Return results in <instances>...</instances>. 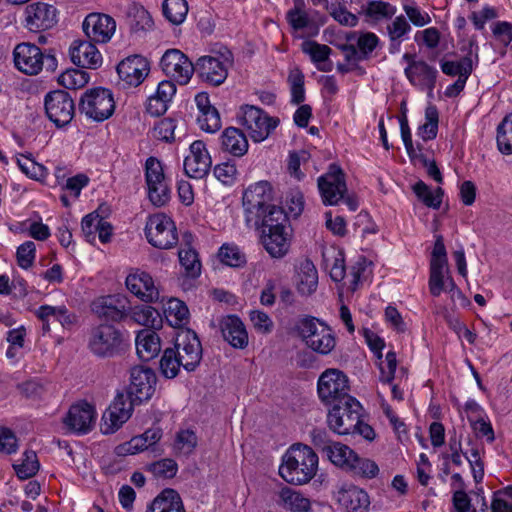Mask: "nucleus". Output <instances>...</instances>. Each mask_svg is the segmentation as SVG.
<instances>
[{
  "label": "nucleus",
  "instance_id": "1",
  "mask_svg": "<svg viewBox=\"0 0 512 512\" xmlns=\"http://www.w3.org/2000/svg\"><path fill=\"white\" fill-rule=\"evenodd\" d=\"M318 461V455L311 447L296 443L283 455L279 474L287 483L303 485L316 475Z\"/></svg>",
  "mask_w": 512,
  "mask_h": 512
},
{
  "label": "nucleus",
  "instance_id": "2",
  "mask_svg": "<svg viewBox=\"0 0 512 512\" xmlns=\"http://www.w3.org/2000/svg\"><path fill=\"white\" fill-rule=\"evenodd\" d=\"M261 242L273 258H282L290 247L289 219L282 208H272L267 219H263Z\"/></svg>",
  "mask_w": 512,
  "mask_h": 512
},
{
  "label": "nucleus",
  "instance_id": "3",
  "mask_svg": "<svg viewBox=\"0 0 512 512\" xmlns=\"http://www.w3.org/2000/svg\"><path fill=\"white\" fill-rule=\"evenodd\" d=\"M273 193L271 183L265 180L251 184L244 191V217L249 228L259 229L263 219H267L272 208H280L272 204Z\"/></svg>",
  "mask_w": 512,
  "mask_h": 512
},
{
  "label": "nucleus",
  "instance_id": "4",
  "mask_svg": "<svg viewBox=\"0 0 512 512\" xmlns=\"http://www.w3.org/2000/svg\"><path fill=\"white\" fill-rule=\"evenodd\" d=\"M293 331L309 349L320 355L330 354L336 346L332 329L315 317L304 316L297 319Z\"/></svg>",
  "mask_w": 512,
  "mask_h": 512
},
{
  "label": "nucleus",
  "instance_id": "5",
  "mask_svg": "<svg viewBox=\"0 0 512 512\" xmlns=\"http://www.w3.org/2000/svg\"><path fill=\"white\" fill-rule=\"evenodd\" d=\"M232 52L223 45H216L210 55L200 57L195 64V71L200 78L213 86L221 85L228 76V70L233 65Z\"/></svg>",
  "mask_w": 512,
  "mask_h": 512
},
{
  "label": "nucleus",
  "instance_id": "6",
  "mask_svg": "<svg viewBox=\"0 0 512 512\" xmlns=\"http://www.w3.org/2000/svg\"><path fill=\"white\" fill-rule=\"evenodd\" d=\"M13 57L15 67L26 75H37L44 66L53 71L57 66L54 55L44 54L38 46L29 42L16 45Z\"/></svg>",
  "mask_w": 512,
  "mask_h": 512
},
{
  "label": "nucleus",
  "instance_id": "7",
  "mask_svg": "<svg viewBox=\"0 0 512 512\" xmlns=\"http://www.w3.org/2000/svg\"><path fill=\"white\" fill-rule=\"evenodd\" d=\"M332 409L327 416L329 428L336 434H355V427L361 417V404L354 397H346V401L331 404Z\"/></svg>",
  "mask_w": 512,
  "mask_h": 512
},
{
  "label": "nucleus",
  "instance_id": "8",
  "mask_svg": "<svg viewBox=\"0 0 512 512\" xmlns=\"http://www.w3.org/2000/svg\"><path fill=\"white\" fill-rule=\"evenodd\" d=\"M79 110L87 118L96 122L108 119L115 110L112 91L102 87L85 91L79 101Z\"/></svg>",
  "mask_w": 512,
  "mask_h": 512
},
{
  "label": "nucleus",
  "instance_id": "9",
  "mask_svg": "<svg viewBox=\"0 0 512 512\" xmlns=\"http://www.w3.org/2000/svg\"><path fill=\"white\" fill-rule=\"evenodd\" d=\"M145 182L148 198L155 207H162L170 201L169 181L164 174L161 161L156 157L151 156L145 162Z\"/></svg>",
  "mask_w": 512,
  "mask_h": 512
},
{
  "label": "nucleus",
  "instance_id": "10",
  "mask_svg": "<svg viewBox=\"0 0 512 512\" xmlns=\"http://www.w3.org/2000/svg\"><path fill=\"white\" fill-rule=\"evenodd\" d=\"M349 390L348 377L339 369H326L317 382L318 396L325 405L346 401L352 397Z\"/></svg>",
  "mask_w": 512,
  "mask_h": 512
},
{
  "label": "nucleus",
  "instance_id": "11",
  "mask_svg": "<svg viewBox=\"0 0 512 512\" xmlns=\"http://www.w3.org/2000/svg\"><path fill=\"white\" fill-rule=\"evenodd\" d=\"M240 123L248 131L254 142H262L278 126L279 119L269 116L261 108L253 105L241 107Z\"/></svg>",
  "mask_w": 512,
  "mask_h": 512
},
{
  "label": "nucleus",
  "instance_id": "12",
  "mask_svg": "<svg viewBox=\"0 0 512 512\" xmlns=\"http://www.w3.org/2000/svg\"><path fill=\"white\" fill-rule=\"evenodd\" d=\"M147 241L159 249H170L178 242L175 223L165 214L157 213L148 217L145 226Z\"/></svg>",
  "mask_w": 512,
  "mask_h": 512
},
{
  "label": "nucleus",
  "instance_id": "13",
  "mask_svg": "<svg viewBox=\"0 0 512 512\" xmlns=\"http://www.w3.org/2000/svg\"><path fill=\"white\" fill-rule=\"evenodd\" d=\"M174 352L187 372L194 371L202 360L203 349L197 334L191 329H181L175 338Z\"/></svg>",
  "mask_w": 512,
  "mask_h": 512
},
{
  "label": "nucleus",
  "instance_id": "14",
  "mask_svg": "<svg viewBox=\"0 0 512 512\" xmlns=\"http://www.w3.org/2000/svg\"><path fill=\"white\" fill-rule=\"evenodd\" d=\"M47 117L57 128L68 125L75 114V104L70 94L64 90L49 92L44 99Z\"/></svg>",
  "mask_w": 512,
  "mask_h": 512
},
{
  "label": "nucleus",
  "instance_id": "15",
  "mask_svg": "<svg viewBox=\"0 0 512 512\" xmlns=\"http://www.w3.org/2000/svg\"><path fill=\"white\" fill-rule=\"evenodd\" d=\"M122 343V333L113 325L100 324L91 330L89 349L100 357L113 356Z\"/></svg>",
  "mask_w": 512,
  "mask_h": 512
},
{
  "label": "nucleus",
  "instance_id": "16",
  "mask_svg": "<svg viewBox=\"0 0 512 512\" xmlns=\"http://www.w3.org/2000/svg\"><path fill=\"white\" fill-rule=\"evenodd\" d=\"M135 404L125 392L117 393L102 416V433L112 434L122 427L131 417Z\"/></svg>",
  "mask_w": 512,
  "mask_h": 512
},
{
  "label": "nucleus",
  "instance_id": "17",
  "mask_svg": "<svg viewBox=\"0 0 512 512\" xmlns=\"http://www.w3.org/2000/svg\"><path fill=\"white\" fill-rule=\"evenodd\" d=\"M318 188L325 205H337L347 191L342 169L331 164L327 173L318 178Z\"/></svg>",
  "mask_w": 512,
  "mask_h": 512
},
{
  "label": "nucleus",
  "instance_id": "18",
  "mask_svg": "<svg viewBox=\"0 0 512 512\" xmlns=\"http://www.w3.org/2000/svg\"><path fill=\"white\" fill-rule=\"evenodd\" d=\"M156 375L148 367L136 366L130 371V384L128 391L130 399L135 403L149 400L155 392Z\"/></svg>",
  "mask_w": 512,
  "mask_h": 512
},
{
  "label": "nucleus",
  "instance_id": "19",
  "mask_svg": "<svg viewBox=\"0 0 512 512\" xmlns=\"http://www.w3.org/2000/svg\"><path fill=\"white\" fill-rule=\"evenodd\" d=\"M160 66L163 72L181 85L189 82L195 71V66L180 50H167L161 58Z\"/></svg>",
  "mask_w": 512,
  "mask_h": 512
},
{
  "label": "nucleus",
  "instance_id": "20",
  "mask_svg": "<svg viewBox=\"0 0 512 512\" xmlns=\"http://www.w3.org/2000/svg\"><path fill=\"white\" fill-rule=\"evenodd\" d=\"M212 165L211 156L206 144L196 140L189 147V154L184 159V171L186 175L194 179H202L208 175Z\"/></svg>",
  "mask_w": 512,
  "mask_h": 512
},
{
  "label": "nucleus",
  "instance_id": "21",
  "mask_svg": "<svg viewBox=\"0 0 512 512\" xmlns=\"http://www.w3.org/2000/svg\"><path fill=\"white\" fill-rule=\"evenodd\" d=\"M83 31L87 38L99 44L107 43L116 30L115 20L101 13H91L83 21Z\"/></svg>",
  "mask_w": 512,
  "mask_h": 512
},
{
  "label": "nucleus",
  "instance_id": "22",
  "mask_svg": "<svg viewBox=\"0 0 512 512\" xmlns=\"http://www.w3.org/2000/svg\"><path fill=\"white\" fill-rule=\"evenodd\" d=\"M57 23V10L53 5L36 2L25 9V26L32 32L44 31Z\"/></svg>",
  "mask_w": 512,
  "mask_h": 512
},
{
  "label": "nucleus",
  "instance_id": "23",
  "mask_svg": "<svg viewBox=\"0 0 512 512\" xmlns=\"http://www.w3.org/2000/svg\"><path fill=\"white\" fill-rule=\"evenodd\" d=\"M91 308L98 317L116 322L126 318L130 309L127 298L119 294L98 298Z\"/></svg>",
  "mask_w": 512,
  "mask_h": 512
},
{
  "label": "nucleus",
  "instance_id": "24",
  "mask_svg": "<svg viewBox=\"0 0 512 512\" xmlns=\"http://www.w3.org/2000/svg\"><path fill=\"white\" fill-rule=\"evenodd\" d=\"M125 284L127 289L143 302L151 303L159 299V290L147 272L138 269L130 272Z\"/></svg>",
  "mask_w": 512,
  "mask_h": 512
},
{
  "label": "nucleus",
  "instance_id": "25",
  "mask_svg": "<svg viewBox=\"0 0 512 512\" xmlns=\"http://www.w3.org/2000/svg\"><path fill=\"white\" fill-rule=\"evenodd\" d=\"M69 53L71 61L78 67L97 69L102 64L101 53L89 39L73 41Z\"/></svg>",
  "mask_w": 512,
  "mask_h": 512
},
{
  "label": "nucleus",
  "instance_id": "26",
  "mask_svg": "<svg viewBox=\"0 0 512 512\" xmlns=\"http://www.w3.org/2000/svg\"><path fill=\"white\" fill-rule=\"evenodd\" d=\"M119 77L130 86L140 85L149 73V63L140 55H132L117 65Z\"/></svg>",
  "mask_w": 512,
  "mask_h": 512
},
{
  "label": "nucleus",
  "instance_id": "27",
  "mask_svg": "<svg viewBox=\"0 0 512 512\" xmlns=\"http://www.w3.org/2000/svg\"><path fill=\"white\" fill-rule=\"evenodd\" d=\"M96 414L93 406L84 402L72 405L64 420L67 427L77 434H86L93 427Z\"/></svg>",
  "mask_w": 512,
  "mask_h": 512
},
{
  "label": "nucleus",
  "instance_id": "28",
  "mask_svg": "<svg viewBox=\"0 0 512 512\" xmlns=\"http://www.w3.org/2000/svg\"><path fill=\"white\" fill-rule=\"evenodd\" d=\"M338 503L346 512H368L370 500L368 494L353 484H344L337 492Z\"/></svg>",
  "mask_w": 512,
  "mask_h": 512
},
{
  "label": "nucleus",
  "instance_id": "29",
  "mask_svg": "<svg viewBox=\"0 0 512 512\" xmlns=\"http://www.w3.org/2000/svg\"><path fill=\"white\" fill-rule=\"evenodd\" d=\"M404 72L412 85L429 92L434 90L438 71L425 61L420 60L419 63L408 65Z\"/></svg>",
  "mask_w": 512,
  "mask_h": 512
},
{
  "label": "nucleus",
  "instance_id": "30",
  "mask_svg": "<svg viewBox=\"0 0 512 512\" xmlns=\"http://www.w3.org/2000/svg\"><path fill=\"white\" fill-rule=\"evenodd\" d=\"M223 338L234 348L243 349L248 345V334L243 322L235 315H228L220 320Z\"/></svg>",
  "mask_w": 512,
  "mask_h": 512
},
{
  "label": "nucleus",
  "instance_id": "31",
  "mask_svg": "<svg viewBox=\"0 0 512 512\" xmlns=\"http://www.w3.org/2000/svg\"><path fill=\"white\" fill-rule=\"evenodd\" d=\"M81 228L86 241L91 244L95 242L96 236L102 243L110 241L112 226L96 212L90 213L82 219Z\"/></svg>",
  "mask_w": 512,
  "mask_h": 512
},
{
  "label": "nucleus",
  "instance_id": "32",
  "mask_svg": "<svg viewBox=\"0 0 512 512\" xmlns=\"http://www.w3.org/2000/svg\"><path fill=\"white\" fill-rule=\"evenodd\" d=\"M478 45L474 40L469 41V50L467 54L459 61H441V70L448 76L463 77L464 68L467 70L466 77H469L473 71L474 63H478Z\"/></svg>",
  "mask_w": 512,
  "mask_h": 512
},
{
  "label": "nucleus",
  "instance_id": "33",
  "mask_svg": "<svg viewBox=\"0 0 512 512\" xmlns=\"http://www.w3.org/2000/svg\"><path fill=\"white\" fill-rule=\"evenodd\" d=\"M221 150L234 157H242L248 152L249 144L244 132L236 127L226 128L220 137Z\"/></svg>",
  "mask_w": 512,
  "mask_h": 512
},
{
  "label": "nucleus",
  "instance_id": "34",
  "mask_svg": "<svg viewBox=\"0 0 512 512\" xmlns=\"http://www.w3.org/2000/svg\"><path fill=\"white\" fill-rule=\"evenodd\" d=\"M136 351L142 361L154 359L161 351V341L158 334L151 329H142L136 339Z\"/></svg>",
  "mask_w": 512,
  "mask_h": 512
},
{
  "label": "nucleus",
  "instance_id": "35",
  "mask_svg": "<svg viewBox=\"0 0 512 512\" xmlns=\"http://www.w3.org/2000/svg\"><path fill=\"white\" fill-rule=\"evenodd\" d=\"M146 512H186V510L179 493L167 488L154 498Z\"/></svg>",
  "mask_w": 512,
  "mask_h": 512
},
{
  "label": "nucleus",
  "instance_id": "36",
  "mask_svg": "<svg viewBox=\"0 0 512 512\" xmlns=\"http://www.w3.org/2000/svg\"><path fill=\"white\" fill-rule=\"evenodd\" d=\"M411 31L409 22L403 15L397 16L386 26V33L389 38V53L396 54L400 51L402 42L407 39Z\"/></svg>",
  "mask_w": 512,
  "mask_h": 512
},
{
  "label": "nucleus",
  "instance_id": "37",
  "mask_svg": "<svg viewBox=\"0 0 512 512\" xmlns=\"http://www.w3.org/2000/svg\"><path fill=\"white\" fill-rule=\"evenodd\" d=\"M362 13L368 22L377 24L392 19L397 13V7L382 0H371L362 7Z\"/></svg>",
  "mask_w": 512,
  "mask_h": 512
},
{
  "label": "nucleus",
  "instance_id": "38",
  "mask_svg": "<svg viewBox=\"0 0 512 512\" xmlns=\"http://www.w3.org/2000/svg\"><path fill=\"white\" fill-rule=\"evenodd\" d=\"M317 14L318 13L316 11L308 12L307 10H288L286 19L294 30H306L309 35L314 36L319 32V25L314 18Z\"/></svg>",
  "mask_w": 512,
  "mask_h": 512
},
{
  "label": "nucleus",
  "instance_id": "39",
  "mask_svg": "<svg viewBox=\"0 0 512 512\" xmlns=\"http://www.w3.org/2000/svg\"><path fill=\"white\" fill-rule=\"evenodd\" d=\"M318 285V272L312 261L306 259L300 266L297 277V290L302 295L312 294Z\"/></svg>",
  "mask_w": 512,
  "mask_h": 512
},
{
  "label": "nucleus",
  "instance_id": "40",
  "mask_svg": "<svg viewBox=\"0 0 512 512\" xmlns=\"http://www.w3.org/2000/svg\"><path fill=\"white\" fill-rule=\"evenodd\" d=\"M279 504L291 512H308L310 510V500L290 487H284L279 492Z\"/></svg>",
  "mask_w": 512,
  "mask_h": 512
},
{
  "label": "nucleus",
  "instance_id": "41",
  "mask_svg": "<svg viewBox=\"0 0 512 512\" xmlns=\"http://www.w3.org/2000/svg\"><path fill=\"white\" fill-rule=\"evenodd\" d=\"M356 456L357 453L353 449L341 442H334L328 449L326 455L333 465L346 472H348L353 462H355Z\"/></svg>",
  "mask_w": 512,
  "mask_h": 512
},
{
  "label": "nucleus",
  "instance_id": "42",
  "mask_svg": "<svg viewBox=\"0 0 512 512\" xmlns=\"http://www.w3.org/2000/svg\"><path fill=\"white\" fill-rule=\"evenodd\" d=\"M184 238H191V235L185 234ZM178 256L180 264L184 268L187 276L196 278L200 275L201 262L197 252L190 246L188 240H186V243L179 249Z\"/></svg>",
  "mask_w": 512,
  "mask_h": 512
},
{
  "label": "nucleus",
  "instance_id": "43",
  "mask_svg": "<svg viewBox=\"0 0 512 512\" xmlns=\"http://www.w3.org/2000/svg\"><path fill=\"white\" fill-rule=\"evenodd\" d=\"M198 445V437L191 429H182L176 432L172 444V450L175 456H190Z\"/></svg>",
  "mask_w": 512,
  "mask_h": 512
},
{
  "label": "nucleus",
  "instance_id": "44",
  "mask_svg": "<svg viewBox=\"0 0 512 512\" xmlns=\"http://www.w3.org/2000/svg\"><path fill=\"white\" fill-rule=\"evenodd\" d=\"M324 266L329 270L330 277L335 282H340L345 277V263L341 252L334 249L323 252Z\"/></svg>",
  "mask_w": 512,
  "mask_h": 512
},
{
  "label": "nucleus",
  "instance_id": "45",
  "mask_svg": "<svg viewBox=\"0 0 512 512\" xmlns=\"http://www.w3.org/2000/svg\"><path fill=\"white\" fill-rule=\"evenodd\" d=\"M439 115L435 106L429 105L425 110V122L418 127L417 135L423 141L433 140L438 132Z\"/></svg>",
  "mask_w": 512,
  "mask_h": 512
},
{
  "label": "nucleus",
  "instance_id": "46",
  "mask_svg": "<svg viewBox=\"0 0 512 512\" xmlns=\"http://www.w3.org/2000/svg\"><path fill=\"white\" fill-rule=\"evenodd\" d=\"M163 14L174 25H179L186 19L188 3L186 0H164Z\"/></svg>",
  "mask_w": 512,
  "mask_h": 512
},
{
  "label": "nucleus",
  "instance_id": "47",
  "mask_svg": "<svg viewBox=\"0 0 512 512\" xmlns=\"http://www.w3.org/2000/svg\"><path fill=\"white\" fill-rule=\"evenodd\" d=\"M16 475L21 480H26L33 477L39 470L40 464L37 455L32 450H27L23 453L20 463L13 464Z\"/></svg>",
  "mask_w": 512,
  "mask_h": 512
},
{
  "label": "nucleus",
  "instance_id": "48",
  "mask_svg": "<svg viewBox=\"0 0 512 512\" xmlns=\"http://www.w3.org/2000/svg\"><path fill=\"white\" fill-rule=\"evenodd\" d=\"M497 146L501 153L512 154V113L505 116L497 127Z\"/></svg>",
  "mask_w": 512,
  "mask_h": 512
},
{
  "label": "nucleus",
  "instance_id": "49",
  "mask_svg": "<svg viewBox=\"0 0 512 512\" xmlns=\"http://www.w3.org/2000/svg\"><path fill=\"white\" fill-rule=\"evenodd\" d=\"M218 257L222 263L230 267H242L246 264L245 254L235 244H223L219 249Z\"/></svg>",
  "mask_w": 512,
  "mask_h": 512
},
{
  "label": "nucleus",
  "instance_id": "50",
  "mask_svg": "<svg viewBox=\"0 0 512 512\" xmlns=\"http://www.w3.org/2000/svg\"><path fill=\"white\" fill-rule=\"evenodd\" d=\"M413 191L427 207L438 209L442 203L443 191L437 188L433 193L430 188L423 182L418 181L413 186Z\"/></svg>",
  "mask_w": 512,
  "mask_h": 512
},
{
  "label": "nucleus",
  "instance_id": "51",
  "mask_svg": "<svg viewBox=\"0 0 512 512\" xmlns=\"http://www.w3.org/2000/svg\"><path fill=\"white\" fill-rule=\"evenodd\" d=\"M449 275L447 265L430 264L429 291L438 297L445 290L446 277Z\"/></svg>",
  "mask_w": 512,
  "mask_h": 512
},
{
  "label": "nucleus",
  "instance_id": "52",
  "mask_svg": "<svg viewBox=\"0 0 512 512\" xmlns=\"http://www.w3.org/2000/svg\"><path fill=\"white\" fill-rule=\"evenodd\" d=\"M348 473L365 479H373L379 474V467L375 461L360 457L358 454Z\"/></svg>",
  "mask_w": 512,
  "mask_h": 512
},
{
  "label": "nucleus",
  "instance_id": "53",
  "mask_svg": "<svg viewBox=\"0 0 512 512\" xmlns=\"http://www.w3.org/2000/svg\"><path fill=\"white\" fill-rule=\"evenodd\" d=\"M182 367V361L173 348H166L160 360V371L169 379L176 377Z\"/></svg>",
  "mask_w": 512,
  "mask_h": 512
},
{
  "label": "nucleus",
  "instance_id": "54",
  "mask_svg": "<svg viewBox=\"0 0 512 512\" xmlns=\"http://www.w3.org/2000/svg\"><path fill=\"white\" fill-rule=\"evenodd\" d=\"M288 83L290 85L291 102L300 104L305 100L304 74L299 68L289 71Z\"/></svg>",
  "mask_w": 512,
  "mask_h": 512
},
{
  "label": "nucleus",
  "instance_id": "55",
  "mask_svg": "<svg viewBox=\"0 0 512 512\" xmlns=\"http://www.w3.org/2000/svg\"><path fill=\"white\" fill-rule=\"evenodd\" d=\"M138 436L142 438L144 448L153 454V456L157 457L164 454V449L159 444V441L163 436V431L160 427L149 428Z\"/></svg>",
  "mask_w": 512,
  "mask_h": 512
},
{
  "label": "nucleus",
  "instance_id": "56",
  "mask_svg": "<svg viewBox=\"0 0 512 512\" xmlns=\"http://www.w3.org/2000/svg\"><path fill=\"white\" fill-rule=\"evenodd\" d=\"M146 469L157 478H172L178 471V465L173 459L164 458L148 464Z\"/></svg>",
  "mask_w": 512,
  "mask_h": 512
},
{
  "label": "nucleus",
  "instance_id": "57",
  "mask_svg": "<svg viewBox=\"0 0 512 512\" xmlns=\"http://www.w3.org/2000/svg\"><path fill=\"white\" fill-rule=\"evenodd\" d=\"M17 164L20 170L33 180H41L47 175L46 168L28 156L21 155L17 158Z\"/></svg>",
  "mask_w": 512,
  "mask_h": 512
},
{
  "label": "nucleus",
  "instance_id": "58",
  "mask_svg": "<svg viewBox=\"0 0 512 512\" xmlns=\"http://www.w3.org/2000/svg\"><path fill=\"white\" fill-rule=\"evenodd\" d=\"M197 123L201 130L208 133H215L221 128V119L218 110L213 107L200 112L197 116Z\"/></svg>",
  "mask_w": 512,
  "mask_h": 512
},
{
  "label": "nucleus",
  "instance_id": "59",
  "mask_svg": "<svg viewBox=\"0 0 512 512\" xmlns=\"http://www.w3.org/2000/svg\"><path fill=\"white\" fill-rule=\"evenodd\" d=\"M130 318L135 323L146 327L154 326L157 317L159 316L156 309L151 306L140 305L136 306L130 311Z\"/></svg>",
  "mask_w": 512,
  "mask_h": 512
},
{
  "label": "nucleus",
  "instance_id": "60",
  "mask_svg": "<svg viewBox=\"0 0 512 512\" xmlns=\"http://www.w3.org/2000/svg\"><path fill=\"white\" fill-rule=\"evenodd\" d=\"M302 50L304 53L308 54L312 60V62L316 64L324 63L328 60L332 49L325 45L319 44L315 41H306L302 44Z\"/></svg>",
  "mask_w": 512,
  "mask_h": 512
},
{
  "label": "nucleus",
  "instance_id": "61",
  "mask_svg": "<svg viewBox=\"0 0 512 512\" xmlns=\"http://www.w3.org/2000/svg\"><path fill=\"white\" fill-rule=\"evenodd\" d=\"M176 123L171 118L159 120L153 127L152 135L155 139L172 142L175 140Z\"/></svg>",
  "mask_w": 512,
  "mask_h": 512
},
{
  "label": "nucleus",
  "instance_id": "62",
  "mask_svg": "<svg viewBox=\"0 0 512 512\" xmlns=\"http://www.w3.org/2000/svg\"><path fill=\"white\" fill-rule=\"evenodd\" d=\"M326 10L329 11L330 15L341 25L354 27L358 23V17L341 4H329Z\"/></svg>",
  "mask_w": 512,
  "mask_h": 512
},
{
  "label": "nucleus",
  "instance_id": "63",
  "mask_svg": "<svg viewBox=\"0 0 512 512\" xmlns=\"http://www.w3.org/2000/svg\"><path fill=\"white\" fill-rule=\"evenodd\" d=\"M59 81L67 89L75 90L87 84L89 76L83 70H70L63 73L60 76Z\"/></svg>",
  "mask_w": 512,
  "mask_h": 512
},
{
  "label": "nucleus",
  "instance_id": "64",
  "mask_svg": "<svg viewBox=\"0 0 512 512\" xmlns=\"http://www.w3.org/2000/svg\"><path fill=\"white\" fill-rule=\"evenodd\" d=\"M492 512H512V487H506L494 493L491 503Z\"/></svg>",
  "mask_w": 512,
  "mask_h": 512
}]
</instances>
